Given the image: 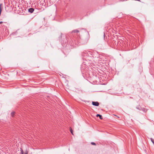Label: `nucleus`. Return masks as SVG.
I'll return each instance as SVG.
<instances>
[{
	"label": "nucleus",
	"instance_id": "obj_10",
	"mask_svg": "<svg viewBox=\"0 0 154 154\" xmlns=\"http://www.w3.org/2000/svg\"><path fill=\"white\" fill-rule=\"evenodd\" d=\"M3 23V22L2 21L0 22V24H1V23Z\"/></svg>",
	"mask_w": 154,
	"mask_h": 154
},
{
	"label": "nucleus",
	"instance_id": "obj_3",
	"mask_svg": "<svg viewBox=\"0 0 154 154\" xmlns=\"http://www.w3.org/2000/svg\"><path fill=\"white\" fill-rule=\"evenodd\" d=\"M28 11L29 12L32 13L34 11V9L33 8H30L28 9Z\"/></svg>",
	"mask_w": 154,
	"mask_h": 154
},
{
	"label": "nucleus",
	"instance_id": "obj_11",
	"mask_svg": "<svg viewBox=\"0 0 154 154\" xmlns=\"http://www.w3.org/2000/svg\"><path fill=\"white\" fill-rule=\"evenodd\" d=\"M1 9L0 8V14H1Z\"/></svg>",
	"mask_w": 154,
	"mask_h": 154
},
{
	"label": "nucleus",
	"instance_id": "obj_5",
	"mask_svg": "<svg viewBox=\"0 0 154 154\" xmlns=\"http://www.w3.org/2000/svg\"><path fill=\"white\" fill-rule=\"evenodd\" d=\"M73 32L78 33L79 32V31L78 30H74L72 31Z\"/></svg>",
	"mask_w": 154,
	"mask_h": 154
},
{
	"label": "nucleus",
	"instance_id": "obj_2",
	"mask_svg": "<svg viewBox=\"0 0 154 154\" xmlns=\"http://www.w3.org/2000/svg\"><path fill=\"white\" fill-rule=\"evenodd\" d=\"M20 151L21 154H28V152L27 150L25 151V153L23 152V150L21 149H20Z\"/></svg>",
	"mask_w": 154,
	"mask_h": 154
},
{
	"label": "nucleus",
	"instance_id": "obj_7",
	"mask_svg": "<svg viewBox=\"0 0 154 154\" xmlns=\"http://www.w3.org/2000/svg\"><path fill=\"white\" fill-rule=\"evenodd\" d=\"M15 114L14 112H12L11 113V115L12 116H13Z\"/></svg>",
	"mask_w": 154,
	"mask_h": 154
},
{
	"label": "nucleus",
	"instance_id": "obj_8",
	"mask_svg": "<svg viewBox=\"0 0 154 154\" xmlns=\"http://www.w3.org/2000/svg\"><path fill=\"white\" fill-rule=\"evenodd\" d=\"M91 144L92 145H96L95 143L94 142H91Z\"/></svg>",
	"mask_w": 154,
	"mask_h": 154
},
{
	"label": "nucleus",
	"instance_id": "obj_6",
	"mask_svg": "<svg viewBox=\"0 0 154 154\" xmlns=\"http://www.w3.org/2000/svg\"><path fill=\"white\" fill-rule=\"evenodd\" d=\"M70 131L71 132V133H72V134L73 135V131H72V129L71 128H70Z\"/></svg>",
	"mask_w": 154,
	"mask_h": 154
},
{
	"label": "nucleus",
	"instance_id": "obj_9",
	"mask_svg": "<svg viewBox=\"0 0 154 154\" xmlns=\"http://www.w3.org/2000/svg\"><path fill=\"white\" fill-rule=\"evenodd\" d=\"M151 141L153 143V144L154 145V141L153 140V139L151 138Z\"/></svg>",
	"mask_w": 154,
	"mask_h": 154
},
{
	"label": "nucleus",
	"instance_id": "obj_1",
	"mask_svg": "<svg viewBox=\"0 0 154 154\" xmlns=\"http://www.w3.org/2000/svg\"><path fill=\"white\" fill-rule=\"evenodd\" d=\"M92 104L93 105L98 106H99V103L97 102H92Z\"/></svg>",
	"mask_w": 154,
	"mask_h": 154
},
{
	"label": "nucleus",
	"instance_id": "obj_4",
	"mask_svg": "<svg viewBox=\"0 0 154 154\" xmlns=\"http://www.w3.org/2000/svg\"><path fill=\"white\" fill-rule=\"evenodd\" d=\"M96 116L97 117H99L101 119H103V118L102 116L100 115V114H97V115H96Z\"/></svg>",
	"mask_w": 154,
	"mask_h": 154
}]
</instances>
